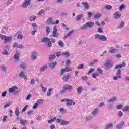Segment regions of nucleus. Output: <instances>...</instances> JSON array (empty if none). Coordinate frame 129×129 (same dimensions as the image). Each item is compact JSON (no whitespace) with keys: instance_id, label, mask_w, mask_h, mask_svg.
<instances>
[{"instance_id":"1","label":"nucleus","mask_w":129,"mask_h":129,"mask_svg":"<svg viewBox=\"0 0 129 129\" xmlns=\"http://www.w3.org/2000/svg\"><path fill=\"white\" fill-rule=\"evenodd\" d=\"M42 43H45L46 44L47 47L50 48L52 47V44H54L56 42V40L55 39L50 38L48 37H45L42 39Z\"/></svg>"},{"instance_id":"2","label":"nucleus","mask_w":129,"mask_h":129,"mask_svg":"<svg viewBox=\"0 0 129 129\" xmlns=\"http://www.w3.org/2000/svg\"><path fill=\"white\" fill-rule=\"evenodd\" d=\"M94 26V22L88 21L80 27L81 30H86L87 28H92Z\"/></svg>"},{"instance_id":"3","label":"nucleus","mask_w":129,"mask_h":129,"mask_svg":"<svg viewBox=\"0 0 129 129\" xmlns=\"http://www.w3.org/2000/svg\"><path fill=\"white\" fill-rule=\"evenodd\" d=\"M61 102H67V106H71L73 104V105H75V102L72 100L71 99L64 98L61 100Z\"/></svg>"},{"instance_id":"4","label":"nucleus","mask_w":129,"mask_h":129,"mask_svg":"<svg viewBox=\"0 0 129 129\" xmlns=\"http://www.w3.org/2000/svg\"><path fill=\"white\" fill-rule=\"evenodd\" d=\"M95 39L96 40H99V41H102L103 42H106L107 41V38L105 35L96 34L95 35Z\"/></svg>"},{"instance_id":"5","label":"nucleus","mask_w":129,"mask_h":129,"mask_svg":"<svg viewBox=\"0 0 129 129\" xmlns=\"http://www.w3.org/2000/svg\"><path fill=\"white\" fill-rule=\"evenodd\" d=\"M18 87L16 86H13L12 87L9 88V91L10 93H14V94H18L20 93V91L18 90Z\"/></svg>"},{"instance_id":"6","label":"nucleus","mask_w":129,"mask_h":129,"mask_svg":"<svg viewBox=\"0 0 129 129\" xmlns=\"http://www.w3.org/2000/svg\"><path fill=\"white\" fill-rule=\"evenodd\" d=\"M58 29H57V26L54 25L53 26V32L52 33V37H54V38H58L59 37V33L57 32Z\"/></svg>"},{"instance_id":"7","label":"nucleus","mask_w":129,"mask_h":129,"mask_svg":"<svg viewBox=\"0 0 129 129\" xmlns=\"http://www.w3.org/2000/svg\"><path fill=\"white\" fill-rule=\"evenodd\" d=\"M72 71V68L70 67H67L65 69H61L60 71V75H63L64 72H69V71Z\"/></svg>"},{"instance_id":"8","label":"nucleus","mask_w":129,"mask_h":129,"mask_svg":"<svg viewBox=\"0 0 129 129\" xmlns=\"http://www.w3.org/2000/svg\"><path fill=\"white\" fill-rule=\"evenodd\" d=\"M105 69L108 70V69H110L112 67V64H111V62L110 60L107 61L105 64Z\"/></svg>"},{"instance_id":"9","label":"nucleus","mask_w":129,"mask_h":129,"mask_svg":"<svg viewBox=\"0 0 129 129\" xmlns=\"http://www.w3.org/2000/svg\"><path fill=\"white\" fill-rule=\"evenodd\" d=\"M31 5V0H24L23 4H22V8H25L28 6Z\"/></svg>"},{"instance_id":"10","label":"nucleus","mask_w":129,"mask_h":129,"mask_svg":"<svg viewBox=\"0 0 129 129\" xmlns=\"http://www.w3.org/2000/svg\"><path fill=\"white\" fill-rule=\"evenodd\" d=\"M113 17L116 19H120L121 18V13L119 11L115 12L114 14Z\"/></svg>"},{"instance_id":"11","label":"nucleus","mask_w":129,"mask_h":129,"mask_svg":"<svg viewBox=\"0 0 129 129\" xmlns=\"http://www.w3.org/2000/svg\"><path fill=\"white\" fill-rule=\"evenodd\" d=\"M118 52V50L117 49H115V48L113 47H111L110 48H109V52L110 54H115Z\"/></svg>"},{"instance_id":"12","label":"nucleus","mask_w":129,"mask_h":129,"mask_svg":"<svg viewBox=\"0 0 129 129\" xmlns=\"http://www.w3.org/2000/svg\"><path fill=\"white\" fill-rule=\"evenodd\" d=\"M126 66V63L123 61L122 64L116 65L115 67V69H119V68H122L123 67H125Z\"/></svg>"},{"instance_id":"13","label":"nucleus","mask_w":129,"mask_h":129,"mask_svg":"<svg viewBox=\"0 0 129 129\" xmlns=\"http://www.w3.org/2000/svg\"><path fill=\"white\" fill-rule=\"evenodd\" d=\"M125 124V122L124 121H121L119 124L116 126V128L117 129H122V126Z\"/></svg>"},{"instance_id":"14","label":"nucleus","mask_w":129,"mask_h":129,"mask_svg":"<svg viewBox=\"0 0 129 129\" xmlns=\"http://www.w3.org/2000/svg\"><path fill=\"white\" fill-rule=\"evenodd\" d=\"M19 77H21L22 78H24V79H27L28 77L26 75H25V72H21L18 75Z\"/></svg>"},{"instance_id":"15","label":"nucleus","mask_w":129,"mask_h":129,"mask_svg":"<svg viewBox=\"0 0 129 129\" xmlns=\"http://www.w3.org/2000/svg\"><path fill=\"white\" fill-rule=\"evenodd\" d=\"M38 55V54H37V52H33L31 53V59L32 60H36L37 59V56Z\"/></svg>"},{"instance_id":"16","label":"nucleus","mask_w":129,"mask_h":129,"mask_svg":"<svg viewBox=\"0 0 129 129\" xmlns=\"http://www.w3.org/2000/svg\"><path fill=\"white\" fill-rule=\"evenodd\" d=\"M53 18L52 17L48 18L46 20V24H47V25H53Z\"/></svg>"},{"instance_id":"17","label":"nucleus","mask_w":129,"mask_h":129,"mask_svg":"<svg viewBox=\"0 0 129 129\" xmlns=\"http://www.w3.org/2000/svg\"><path fill=\"white\" fill-rule=\"evenodd\" d=\"M117 100V98L116 97H114L113 98H110L108 100V102L114 103Z\"/></svg>"},{"instance_id":"18","label":"nucleus","mask_w":129,"mask_h":129,"mask_svg":"<svg viewBox=\"0 0 129 129\" xmlns=\"http://www.w3.org/2000/svg\"><path fill=\"white\" fill-rule=\"evenodd\" d=\"M12 39H13V37H12V36H6L5 38V41H4V44H6L7 42H11V41H12Z\"/></svg>"},{"instance_id":"19","label":"nucleus","mask_w":129,"mask_h":129,"mask_svg":"<svg viewBox=\"0 0 129 129\" xmlns=\"http://www.w3.org/2000/svg\"><path fill=\"white\" fill-rule=\"evenodd\" d=\"M63 88H64L66 90H70V89H72V86L71 85L67 84V85H63Z\"/></svg>"},{"instance_id":"20","label":"nucleus","mask_w":129,"mask_h":129,"mask_svg":"<svg viewBox=\"0 0 129 129\" xmlns=\"http://www.w3.org/2000/svg\"><path fill=\"white\" fill-rule=\"evenodd\" d=\"M70 121H66L64 120H62L61 121V124L62 125H68V124H70Z\"/></svg>"},{"instance_id":"21","label":"nucleus","mask_w":129,"mask_h":129,"mask_svg":"<svg viewBox=\"0 0 129 129\" xmlns=\"http://www.w3.org/2000/svg\"><path fill=\"white\" fill-rule=\"evenodd\" d=\"M69 77H70V76L68 75H65L63 78L62 79L64 82H67L68 81V80L69 79Z\"/></svg>"},{"instance_id":"22","label":"nucleus","mask_w":129,"mask_h":129,"mask_svg":"<svg viewBox=\"0 0 129 129\" xmlns=\"http://www.w3.org/2000/svg\"><path fill=\"white\" fill-rule=\"evenodd\" d=\"M75 31L74 30H72L71 31H70L66 35L64 36V38L66 39L68 37H70L71 36L72 34H73Z\"/></svg>"},{"instance_id":"23","label":"nucleus","mask_w":129,"mask_h":129,"mask_svg":"<svg viewBox=\"0 0 129 129\" xmlns=\"http://www.w3.org/2000/svg\"><path fill=\"white\" fill-rule=\"evenodd\" d=\"M15 115L17 116H19V115H20V108L19 107H16L15 108Z\"/></svg>"},{"instance_id":"24","label":"nucleus","mask_w":129,"mask_h":129,"mask_svg":"<svg viewBox=\"0 0 129 129\" xmlns=\"http://www.w3.org/2000/svg\"><path fill=\"white\" fill-rule=\"evenodd\" d=\"M57 65V62H53L49 64V67L52 69H55V67Z\"/></svg>"},{"instance_id":"25","label":"nucleus","mask_w":129,"mask_h":129,"mask_svg":"<svg viewBox=\"0 0 129 129\" xmlns=\"http://www.w3.org/2000/svg\"><path fill=\"white\" fill-rule=\"evenodd\" d=\"M82 90H83V87H82V86H79L77 88V91L78 94H80V93H81V92H82Z\"/></svg>"},{"instance_id":"26","label":"nucleus","mask_w":129,"mask_h":129,"mask_svg":"<svg viewBox=\"0 0 129 129\" xmlns=\"http://www.w3.org/2000/svg\"><path fill=\"white\" fill-rule=\"evenodd\" d=\"M62 56L66 57V58H68V57L70 56V53L69 52H64L62 53Z\"/></svg>"},{"instance_id":"27","label":"nucleus","mask_w":129,"mask_h":129,"mask_svg":"<svg viewBox=\"0 0 129 129\" xmlns=\"http://www.w3.org/2000/svg\"><path fill=\"white\" fill-rule=\"evenodd\" d=\"M98 110L99 109L97 108L95 109L92 112L93 115H94V116H95V115H97V114H98Z\"/></svg>"},{"instance_id":"28","label":"nucleus","mask_w":129,"mask_h":129,"mask_svg":"<svg viewBox=\"0 0 129 129\" xmlns=\"http://www.w3.org/2000/svg\"><path fill=\"white\" fill-rule=\"evenodd\" d=\"M20 124H22V125H25L27 122H28V121H27V120H22V119H20Z\"/></svg>"},{"instance_id":"29","label":"nucleus","mask_w":129,"mask_h":129,"mask_svg":"<svg viewBox=\"0 0 129 129\" xmlns=\"http://www.w3.org/2000/svg\"><path fill=\"white\" fill-rule=\"evenodd\" d=\"M125 25V23H124V21H122L120 23L118 28L119 29H122L123 28V27H124Z\"/></svg>"},{"instance_id":"30","label":"nucleus","mask_w":129,"mask_h":129,"mask_svg":"<svg viewBox=\"0 0 129 129\" xmlns=\"http://www.w3.org/2000/svg\"><path fill=\"white\" fill-rule=\"evenodd\" d=\"M82 5H83L85 9H87V10H88V9H89V5H88V3H87V2H82Z\"/></svg>"},{"instance_id":"31","label":"nucleus","mask_w":129,"mask_h":129,"mask_svg":"<svg viewBox=\"0 0 129 129\" xmlns=\"http://www.w3.org/2000/svg\"><path fill=\"white\" fill-rule=\"evenodd\" d=\"M98 60L96 59H94L93 60V61H91L90 62H89V66H93V65H94V64L97 63Z\"/></svg>"},{"instance_id":"32","label":"nucleus","mask_w":129,"mask_h":129,"mask_svg":"<svg viewBox=\"0 0 129 129\" xmlns=\"http://www.w3.org/2000/svg\"><path fill=\"white\" fill-rule=\"evenodd\" d=\"M97 72H98V74H100V75H103L104 73H103V71H102V69L98 68L97 69Z\"/></svg>"},{"instance_id":"33","label":"nucleus","mask_w":129,"mask_h":129,"mask_svg":"<svg viewBox=\"0 0 129 129\" xmlns=\"http://www.w3.org/2000/svg\"><path fill=\"white\" fill-rule=\"evenodd\" d=\"M14 58L15 60H17L18 61L19 60V58H20V53H16L14 55Z\"/></svg>"},{"instance_id":"34","label":"nucleus","mask_w":129,"mask_h":129,"mask_svg":"<svg viewBox=\"0 0 129 129\" xmlns=\"http://www.w3.org/2000/svg\"><path fill=\"white\" fill-rule=\"evenodd\" d=\"M113 126V123H110L108 124H107L105 127V129H109L110 127H112Z\"/></svg>"},{"instance_id":"35","label":"nucleus","mask_w":129,"mask_h":129,"mask_svg":"<svg viewBox=\"0 0 129 129\" xmlns=\"http://www.w3.org/2000/svg\"><path fill=\"white\" fill-rule=\"evenodd\" d=\"M52 89H52L51 88H49L48 89V90L47 93V96L49 97V96H51V95H52V94H51V92H52Z\"/></svg>"},{"instance_id":"36","label":"nucleus","mask_w":129,"mask_h":129,"mask_svg":"<svg viewBox=\"0 0 129 129\" xmlns=\"http://www.w3.org/2000/svg\"><path fill=\"white\" fill-rule=\"evenodd\" d=\"M83 17V14H82L77 16L76 18V20L79 21V20H81V19H82Z\"/></svg>"},{"instance_id":"37","label":"nucleus","mask_w":129,"mask_h":129,"mask_svg":"<svg viewBox=\"0 0 129 129\" xmlns=\"http://www.w3.org/2000/svg\"><path fill=\"white\" fill-rule=\"evenodd\" d=\"M8 32V28L7 27H4L1 30V32L2 34H5V33Z\"/></svg>"},{"instance_id":"38","label":"nucleus","mask_w":129,"mask_h":129,"mask_svg":"<svg viewBox=\"0 0 129 129\" xmlns=\"http://www.w3.org/2000/svg\"><path fill=\"white\" fill-rule=\"evenodd\" d=\"M122 110L123 112H126L127 111H129V106H126L125 107L123 108Z\"/></svg>"},{"instance_id":"39","label":"nucleus","mask_w":129,"mask_h":129,"mask_svg":"<svg viewBox=\"0 0 129 129\" xmlns=\"http://www.w3.org/2000/svg\"><path fill=\"white\" fill-rule=\"evenodd\" d=\"M46 34L47 35H49V34H50V33H51V28H50V27H49V26L46 27Z\"/></svg>"},{"instance_id":"40","label":"nucleus","mask_w":129,"mask_h":129,"mask_svg":"<svg viewBox=\"0 0 129 129\" xmlns=\"http://www.w3.org/2000/svg\"><path fill=\"white\" fill-rule=\"evenodd\" d=\"M44 12H45V10L41 9V10H40L39 11V12L38 13V16H40V17H42V16H43V14H44Z\"/></svg>"},{"instance_id":"41","label":"nucleus","mask_w":129,"mask_h":129,"mask_svg":"<svg viewBox=\"0 0 129 129\" xmlns=\"http://www.w3.org/2000/svg\"><path fill=\"white\" fill-rule=\"evenodd\" d=\"M37 17L35 15H33L29 17V20H30L31 22H33V21L36 20Z\"/></svg>"},{"instance_id":"42","label":"nucleus","mask_w":129,"mask_h":129,"mask_svg":"<svg viewBox=\"0 0 129 129\" xmlns=\"http://www.w3.org/2000/svg\"><path fill=\"white\" fill-rule=\"evenodd\" d=\"M99 75V74L97 72L93 73L92 74V76L93 78H96V77H97V76H98Z\"/></svg>"},{"instance_id":"43","label":"nucleus","mask_w":129,"mask_h":129,"mask_svg":"<svg viewBox=\"0 0 129 129\" xmlns=\"http://www.w3.org/2000/svg\"><path fill=\"white\" fill-rule=\"evenodd\" d=\"M47 66L45 65V66H43V67H41L40 68V70L41 72L45 71V70H46V69H47Z\"/></svg>"},{"instance_id":"44","label":"nucleus","mask_w":129,"mask_h":129,"mask_svg":"<svg viewBox=\"0 0 129 129\" xmlns=\"http://www.w3.org/2000/svg\"><path fill=\"white\" fill-rule=\"evenodd\" d=\"M100 17H101V14H100V13L96 14L94 16V18L96 19H99V18H100Z\"/></svg>"},{"instance_id":"45","label":"nucleus","mask_w":129,"mask_h":129,"mask_svg":"<svg viewBox=\"0 0 129 129\" xmlns=\"http://www.w3.org/2000/svg\"><path fill=\"white\" fill-rule=\"evenodd\" d=\"M121 77H122L121 76L116 75V76L113 77V80H117L118 79H121Z\"/></svg>"},{"instance_id":"46","label":"nucleus","mask_w":129,"mask_h":129,"mask_svg":"<svg viewBox=\"0 0 129 129\" xmlns=\"http://www.w3.org/2000/svg\"><path fill=\"white\" fill-rule=\"evenodd\" d=\"M58 44L59 45V46H60V47H61V48H63V47H64V43H63V41L60 40L58 42Z\"/></svg>"},{"instance_id":"47","label":"nucleus","mask_w":129,"mask_h":129,"mask_svg":"<svg viewBox=\"0 0 129 129\" xmlns=\"http://www.w3.org/2000/svg\"><path fill=\"white\" fill-rule=\"evenodd\" d=\"M116 75L118 76H121V70L120 69H118L116 73Z\"/></svg>"},{"instance_id":"48","label":"nucleus","mask_w":129,"mask_h":129,"mask_svg":"<svg viewBox=\"0 0 129 129\" xmlns=\"http://www.w3.org/2000/svg\"><path fill=\"white\" fill-rule=\"evenodd\" d=\"M105 9H106V10H111V9H112V6L111 5H106L105 6Z\"/></svg>"},{"instance_id":"49","label":"nucleus","mask_w":129,"mask_h":129,"mask_svg":"<svg viewBox=\"0 0 129 129\" xmlns=\"http://www.w3.org/2000/svg\"><path fill=\"white\" fill-rule=\"evenodd\" d=\"M56 119H57V118L54 117L52 119L48 120V123H52V122H54V121H55L56 120Z\"/></svg>"},{"instance_id":"50","label":"nucleus","mask_w":129,"mask_h":129,"mask_svg":"<svg viewBox=\"0 0 129 129\" xmlns=\"http://www.w3.org/2000/svg\"><path fill=\"white\" fill-rule=\"evenodd\" d=\"M44 102V100L42 99H39L37 100V102L38 104H41V103H43Z\"/></svg>"},{"instance_id":"51","label":"nucleus","mask_w":129,"mask_h":129,"mask_svg":"<svg viewBox=\"0 0 129 129\" xmlns=\"http://www.w3.org/2000/svg\"><path fill=\"white\" fill-rule=\"evenodd\" d=\"M55 58H56L55 55H51L49 56V60L50 61H52Z\"/></svg>"},{"instance_id":"52","label":"nucleus","mask_w":129,"mask_h":129,"mask_svg":"<svg viewBox=\"0 0 129 129\" xmlns=\"http://www.w3.org/2000/svg\"><path fill=\"white\" fill-rule=\"evenodd\" d=\"M84 68V64L83 63H82L77 66V68L78 69H83Z\"/></svg>"},{"instance_id":"53","label":"nucleus","mask_w":129,"mask_h":129,"mask_svg":"<svg viewBox=\"0 0 129 129\" xmlns=\"http://www.w3.org/2000/svg\"><path fill=\"white\" fill-rule=\"evenodd\" d=\"M21 68H22V69H25V68H27V65L25 63H21L20 64Z\"/></svg>"},{"instance_id":"54","label":"nucleus","mask_w":129,"mask_h":129,"mask_svg":"<svg viewBox=\"0 0 129 129\" xmlns=\"http://www.w3.org/2000/svg\"><path fill=\"white\" fill-rule=\"evenodd\" d=\"M38 106H39V104H38V103H35L32 108L33 109H37V107H38Z\"/></svg>"},{"instance_id":"55","label":"nucleus","mask_w":129,"mask_h":129,"mask_svg":"<svg viewBox=\"0 0 129 129\" xmlns=\"http://www.w3.org/2000/svg\"><path fill=\"white\" fill-rule=\"evenodd\" d=\"M1 70H2V71H7V67H5L4 66H2L1 67H0Z\"/></svg>"},{"instance_id":"56","label":"nucleus","mask_w":129,"mask_h":129,"mask_svg":"<svg viewBox=\"0 0 129 129\" xmlns=\"http://www.w3.org/2000/svg\"><path fill=\"white\" fill-rule=\"evenodd\" d=\"M3 55H8V51L6 49H4L2 51Z\"/></svg>"},{"instance_id":"57","label":"nucleus","mask_w":129,"mask_h":129,"mask_svg":"<svg viewBox=\"0 0 129 129\" xmlns=\"http://www.w3.org/2000/svg\"><path fill=\"white\" fill-rule=\"evenodd\" d=\"M124 8H125V5H124V4H122L119 7V10L122 11Z\"/></svg>"},{"instance_id":"58","label":"nucleus","mask_w":129,"mask_h":129,"mask_svg":"<svg viewBox=\"0 0 129 129\" xmlns=\"http://www.w3.org/2000/svg\"><path fill=\"white\" fill-rule=\"evenodd\" d=\"M92 119V116H88L86 117V121H89V120H91Z\"/></svg>"},{"instance_id":"59","label":"nucleus","mask_w":129,"mask_h":129,"mask_svg":"<svg viewBox=\"0 0 129 129\" xmlns=\"http://www.w3.org/2000/svg\"><path fill=\"white\" fill-rule=\"evenodd\" d=\"M28 107H29L28 105L25 106V107L23 108V109L21 110L22 112H25V111L27 110V108H28Z\"/></svg>"},{"instance_id":"60","label":"nucleus","mask_w":129,"mask_h":129,"mask_svg":"<svg viewBox=\"0 0 129 129\" xmlns=\"http://www.w3.org/2000/svg\"><path fill=\"white\" fill-rule=\"evenodd\" d=\"M94 71V69H93V68H91V69L88 71L87 74H90L92 73V72H93Z\"/></svg>"},{"instance_id":"61","label":"nucleus","mask_w":129,"mask_h":129,"mask_svg":"<svg viewBox=\"0 0 129 129\" xmlns=\"http://www.w3.org/2000/svg\"><path fill=\"white\" fill-rule=\"evenodd\" d=\"M59 111L60 112H61L62 113H65V112H66V111L64 109V108H60L59 109Z\"/></svg>"},{"instance_id":"62","label":"nucleus","mask_w":129,"mask_h":129,"mask_svg":"<svg viewBox=\"0 0 129 129\" xmlns=\"http://www.w3.org/2000/svg\"><path fill=\"white\" fill-rule=\"evenodd\" d=\"M6 37V35H0V38L1 40H4V41H5Z\"/></svg>"},{"instance_id":"63","label":"nucleus","mask_w":129,"mask_h":129,"mask_svg":"<svg viewBox=\"0 0 129 129\" xmlns=\"http://www.w3.org/2000/svg\"><path fill=\"white\" fill-rule=\"evenodd\" d=\"M118 115L119 117H121V116H122L123 115V113H122V112H121V111H119L118 112Z\"/></svg>"},{"instance_id":"64","label":"nucleus","mask_w":129,"mask_h":129,"mask_svg":"<svg viewBox=\"0 0 129 129\" xmlns=\"http://www.w3.org/2000/svg\"><path fill=\"white\" fill-rule=\"evenodd\" d=\"M87 14H88V18H91V17H92V13L90 12H88Z\"/></svg>"}]
</instances>
